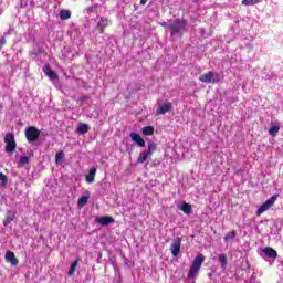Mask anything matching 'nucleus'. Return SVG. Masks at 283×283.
<instances>
[{"mask_svg": "<svg viewBox=\"0 0 283 283\" xmlns=\"http://www.w3.org/2000/svg\"><path fill=\"white\" fill-rule=\"evenodd\" d=\"M189 31V22L185 19L177 18L170 24V34L171 36L176 34H182V32Z\"/></svg>", "mask_w": 283, "mask_h": 283, "instance_id": "f257e3e1", "label": "nucleus"}, {"mask_svg": "<svg viewBox=\"0 0 283 283\" xmlns=\"http://www.w3.org/2000/svg\"><path fill=\"white\" fill-rule=\"evenodd\" d=\"M202 264H205V254H198L193 262L192 265L190 266L188 271V277L193 280L196 275H198V271L202 269Z\"/></svg>", "mask_w": 283, "mask_h": 283, "instance_id": "f03ea898", "label": "nucleus"}, {"mask_svg": "<svg viewBox=\"0 0 283 283\" xmlns=\"http://www.w3.org/2000/svg\"><path fill=\"white\" fill-rule=\"evenodd\" d=\"M222 77L220 76V73H213V71H209L199 77L201 83H208L211 85L220 83Z\"/></svg>", "mask_w": 283, "mask_h": 283, "instance_id": "7ed1b4c3", "label": "nucleus"}, {"mask_svg": "<svg viewBox=\"0 0 283 283\" xmlns=\"http://www.w3.org/2000/svg\"><path fill=\"white\" fill-rule=\"evenodd\" d=\"M156 149H158V145L154 142H149L148 149L140 153L137 163L143 165V163H145L149 158V156H154V151H156Z\"/></svg>", "mask_w": 283, "mask_h": 283, "instance_id": "20e7f679", "label": "nucleus"}, {"mask_svg": "<svg viewBox=\"0 0 283 283\" xmlns=\"http://www.w3.org/2000/svg\"><path fill=\"white\" fill-rule=\"evenodd\" d=\"M24 136L28 143H36L41 136V130L34 126L27 127Z\"/></svg>", "mask_w": 283, "mask_h": 283, "instance_id": "39448f33", "label": "nucleus"}, {"mask_svg": "<svg viewBox=\"0 0 283 283\" xmlns=\"http://www.w3.org/2000/svg\"><path fill=\"white\" fill-rule=\"evenodd\" d=\"M4 143H6V151L8 154H13L17 149V140H14V134L7 133L4 136Z\"/></svg>", "mask_w": 283, "mask_h": 283, "instance_id": "423d86ee", "label": "nucleus"}, {"mask_svg": "<svg viewBox=\"0 0 283 283\" xmlns=\"http://www.w3.org/2000/svg\"><path fill=\"white\" fill-rule=\"evenodd\" d=\"M158 108L156 111V116H163L167 114V112H171L174 109V104L171 102L165 103L163 99L157 101Z\"/></svg>", "mask_w": 283, "mask_h": 283, "instance_id": "0eeeda50", "label": "nucleus"}, {"mask_svg": "<svg viewBox=\"0 0 283 283\" xmlns=\"http://www.w3.org/2000/svg\"><path fill=\"white\" fill-rule=\"evenodd\" d=\"M275 200H277V196H273L270 199H268L263 205L260 206V208L256 211V216H262L264 211H269L273 205H275Z\"/></svg>", "mask_w": 283, "mask_h": 283, "instance_id": "6e6552de", "label": "nucleus"}, {"mask_svg": "<svg viewBox=\"0 0 283 283\" xmlns=\"http://www.w3.org/2000/svg\"><path fill=\"white\" fill-rule=\"evenodd\" d=\"M180 247H182V240L180 238L175 239L174 242L170 244V251L174 258L180 255Z\"/></svg>", "mask_w": 283, "mask_h": 283, "instance_id": "1a4fd4ad", "label": "nucleus"}, {"mask_svg": "<svg viewBox=\"0 0 283 283\" xmlns=\"http://www.w3.org/2000/svg\"><path fill=\"white\" fill-rule=\"evenodd\" d=\"M4 260L9 264H11V266H18L19 265V259H17V255H14V252H12V251H7L6 252Z\"/></svg>", "mask_w": 283, "mask_h": 283, "instance_id": "9d476101", "label": "nucleus"}, {"mask_svg": "<svg viewBox=\"0 0 283 283\" xmlns=\"http://www.w3.org/2000/svg\"><path fill=\"white\" fill-rule=\"evenodd\" d=\"M95 220L102 227H108V224H114V222H115L114 217H112V216L97 217Z\"/></svg>", "mask_w": 283, "mask_h": 283, "instance_id": "9b49d317", "label": "nucleus"}, {"mask_svg": "<svg viewBox=\"0 0 283 283\" xmlns=\"http://www.w3.org/2000/svg\"><path fill=\"white\" fill-rule=\"evenodd\" d=\"M43 72L49 76V78H51V81H56V78H59V75L56 74V72L52 71V67H50V65H44Z\"/></svg>", "mask_w": 283, "mask_h": 283, "instance_id": "f8f14e48", "label": "nucleus"}, {"mask_svg": "<svg viewBox=\"0 0 283 283\" xmlns=\"http://www.w3.org/2000/svg\"><path fill=\"white\" fill-rule=\"evenodd\" d=\"M130 138L134 143H136L139 147H145V139L137 134V133H130Z\"/></svg>", "mask_w": 283, "mask_h": 283, "instance_id": "ddd939ff", "label": "nucleus"}, {"mask_svg": "<svg viewBox=\"0 0 283 283\" xmlns=\"http://www.w3.org/2000/svg\"><path fill=\"white\" fill-rule=\"evenodd\" d=\"M14 218H17L15 212L7 211V217L3 220V227H8L10 223L14 222Z\"/></svg>", "mask_w": 283, "mask_h": 283, "instance_id": "4468645a", "label": "nucleus"}, {"mask_svg": "<svg viewBox=\"0 0 283 283\" xmlns=\"http://www.w3.org/2000/svg\"><path fill=\"white\" fill-rule=\"evenodd\" d=\"M263 253L268 256V258H272L273 260H275V258H277V251H275V249L271 248V247H265L263 249Z\"/></svg>", "mask_w": 283, "mask_h": 283, "instance_id": "2eb2a0df", "label": "nucleus"}, {"mask_svg": "<svg viewBox=\"0 0 283 283\" xmlns=\"http://www.w3.org/2000/svg\"><path fill=\"white\" fill-rule=\"evenodd\" d=\"M97 25L99 28V34H105V28L109 25V20L102 18Z\"/></svg>", "mask_w": 283, "mask_h": 283, "instance_id": "dca6fc26", "label": "nucleus"}, {"mask_svg": "<svg viewBox=\"0 0 283 283\" xmlns=\"http://www.w3.org/2000/svg\"><path fill=\"white\" fill-rule=\"evenodd\" d=\"M95 178H96V167H93V168H91V170L86 175V182L88 185H92V182H94Z\"/></svg>", "mask_w": 283, "mask_h": 283, "instance_id": "f3484780", "label": "nucleus"}, {"mask_svg": "<svg viewBox=\"0 0 283 283\" xmlns=\"http://www.w3.org/2000/svg\"><path fill=\"white\" fill-rule=\"evenodd\" d=\"M180 211H184L186 216H191V211H193V208L190 203H187L184 201V203L179 207Z\"/></svg>", "mask_w": 283, "mask_h": 283, "instance_id": "a211bd4d", "label": "nucleus"}, {"mask_svg": "<svg viewBox=\"0 0 283 283\" xmlns=\"http://www.w3.org/2000/svg\"><path fill=\"white\" fill-rule=\"evenodd\" d=\"M60 19L62 21H67V19H72V12L70 10H61L60 11Z\"/></svg>", "mask_w": 283, "mask_h": 283, "instance_id": "6ab92c4d", "label": "nucleus"}, {"mask_svg": "<svg viewBox=\"0 0 283 283\" xmlns=\"http://www.w3.org/2000/svg\"><path fill=\"white\" fill-rule=\"evenodd\" d=\"M90 132V125L87 124H80V126L77 127V134L83 135V134H87Z\"/></svg>", "mask_w": 283, "mask_h": 283, "instance_id": "aec40b11", "label": "nucleus"}, {"mask_svg": "<svg viewBox=\"0 0 283 283\" xmlns=\"http://www.w3.org/2000/svg\"><path fill=\"white\" fill-rule=\"evenodd\" d=\"M219 262H220V266L221 269H227V264H229V260L227 259L226 254H219Z\"/></svg>", "mask_w": 283, "mask_h": 283, "instance_id": "412c9836", "label": "nucleus"}, {"mask_svg": "<svg viewBox=\"0 0 283 283\" xmlns=\"http://www.w3.org/2000/svg\"><path fill=\"white\" fill-rule=\"evenodd\" d=\"M78 268V260H75L70 269H69V276L72 277L74 275V273H76V269Z\"/></svg>", "mask_w": 283, "mask_h": 283, "instance_id": "4be33fe9", "label": "nucleus"}, {"mask_svg": "<svg viewBox=\"0 0 283 283\" xmlns=\"http://www.w3.org/2000/svg\"><path fill=\"white\" fill-rule=\"evenodd\" d=\"M238 235V231L232 230L231 232H228L224 235V242H231V240H234V238Z\"/></svg>", "mask_w": 283, "mask_h": 283, "instance_id": "5701e85b", "label": "nucleus"}, {"mask_svg": "<svg viewBox=\"0 0 283 283\" xmlns=\"http://www.w3.org/2000/svg\"><path fill=\"white\" fill-rule=\"evenodd\" d=\"M144 136H154V126H145L142 130Z\"/></svg>", "mask_w": 283, "mask_h": 283, "instance_id": "b1692460", "label": "nucleus"}, {"mask_svg": "<svg viewBox=\"0 0 283 283\" xmlns=\"http://www.w3.org/2000/svg\"><path fill=\"white\" fill-rule=\"evenodd\" d=\"M269 134L270 136H277V134H280V126L277 125H272L270 128H269Z\"/></svg>", "mask_w": 283, "mask_h": 283, "instance_id": "393cba45", "label": "nucleus"}, {"mask_svg": "<svg viewBox=\"0 0 283 283\" xmlns=\"http://www.w3.org/2000/svg\"><path fill=\"white\" fill-rule=\"evenodd\" d=\"M88 201H90L88 196H82L78 198L77 205H78V207H85V205H87Z\"/></svg>", "mask_w": 283, "mask_h": 283, "instance_id": "a878e982", "label": "nucleus"}, {"mask_svg": "<svg viewBox=\"0 0 283 283\" xmlns=\"http://www.w3.org/2000/svg\"><path fill=\"white\" fill-rule=\"evenodd\" d=\"M29 164H30V157L23 156L20 158L18 167H25V165H29Z\"/></svg>", "mask_w": 283, "mask_h": 283, "instance_id": "bb28decb", "label": "nucleus"}, {"mask_svg": "<svg viewBox=\"0 0 283 283\" xmlns=\"http://www.w3.org/2000/svg\"><path fill=\"white\" fill-rule=\"evenodd\" d=\"M256 3H262V0H242V6H256Z\"/></svg>", "mask_w": 283, "mask_h": 283, "instance_id": "cd10ccee", "label": "nucleus"}, {"mask_svg": "<svg viewBox=\"0 0 283 283\" xmlns=\"http://www.w3.org/2000/svg\"><path fill=\"white\" fill-rule=\"evenodd\" d=\"M0 187H6L8 185V176L3 172H0Z\"/></svg>", "mask_w": 283, "mask_h": 283, "instance_id": "c85d7f7f", "label": "nucleus"}, {"mask_svg": "<svg viewBox=\"0 0 283 283\" xmlns=\"http://www.w3.org/2000/svg\"><path fill=\"white\" fill-rule=\"evenodd\" d=\"M65 156V154L63 151H59L55 155V163H61V160H63V157Z\"/></svg>", "mask_w": 283, "mask_h": 283, "instance_id": "c756f323", "label": "nucleus"}, {"mask_svg": "<svg viewBox=\"0 0 283 283\" xmlns=\"http://www.w3.org/2000/svg\"><path fill=\"white\" fill-rule=\"evenodd\" d=\"M6 43H8V41L6 40V38H1V39H0V50H3V45H6Z\"/></svg>", "mask_w": 283, "mask_h": 283, "instance_id": "7c9ffc66", "label": "nucleus"}, {"mask_svg": "<svg viewBox=\"0 0 283 283\" xmlns=\"http://www.w3.org/2000/svg\"><path fill=\"white\" fill-rule=\"evenodd\" d=\"M149 0H140V6H146Z\"/></svg>", "mask_w": 283, "mask_h": 283, "instance_id": "2f4dec72", "label": "nucleus"}, {"mask_svg": "<svg viewBox=\"0 0 283 283\" xmlns=\"http://www.w3.org/2000/svg\"><path fill=\"white\" fill-rule=\"evenodd\" d=\"M161 27H163V28H167V22H163V23H161Z\"/></svg>", "mask_w": 283, "mask_h": 283, "instance_id": "473e14b6", "label": "nucleus"}, {"mask_svg": "<svg viewBox=\"0 0 283 283\" xmlns=\"http://www.w3.org/2000/svg\"><path fill=\"white\" fill-rule=\"evenodd\" d=\"M3 112V104H0V114Z\"/></svg>", "mask_w": 283, "mask_h": 283, "instance_id": "72a5a7b5", "label": "nucleus"}, {"mask_svg": "<svg viewBox=\"0 0 283 283\" xmlns=\"http://www.w3.org/2000/svg\"><path fill=\"white\" fill-rule=\"evenodd\" d=\"M192 283H196V281H193Z\"/></svg>", "mask_w": 283, "mask_h": 283, "instance_id": "f704fd0d", "label": "nucleus"}]
</instances>
